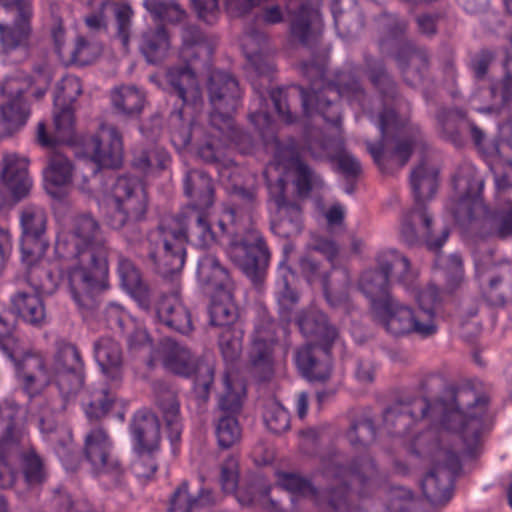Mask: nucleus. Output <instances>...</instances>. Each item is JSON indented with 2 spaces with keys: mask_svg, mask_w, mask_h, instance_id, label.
Masks as SVG:
<instances>
[{
  "mask_svg": "<svg viewBox=\"0 0 512 512\" xmlns=\"http://www.w3.org/2000/svg\"><path fill=\"white\" fill-rule=\"evenodd\" d=\"M207 93L212 106L209 123L224 133L225 139L233 137L231 114L239 106L241 98L238 81L227 72L212 71L207 81Z\"/></svg>",
  "mask_w": 512,
  "mask_h": 512,
  "instance_id": "obj_17",
  "label": "nucleus"
},
{
  "mask_svg": "<svg viewBox=\"0 0 512 512\" xmlns=\"http://www.w3.org/2000/svg\"><path fill=\"white\" fill-rule=\"evenodd\" d=\"M102 46L99 42L86 39L83 36L76 38L74 46L67 51L66 56L73 63L88 65L94 62L101 54Z\"/></svg>",
  "mask_w": 512,
  "mask_h": 512,
  "instance_id": "obj_54",
  "label": "nucleus"
},
{
  "mask_svg": "<svg viewBox=\"0 0 512 512\" xmlns=\"http://www.w3.org/2000/svg\"><path fill=\"white\" fill-rule=\"evenodd\" d=\"M487 405L488 398L485 395L462 388L454 393L453 404L450 406L443 402L431 406L426 398L397 402L385 411L384 425L388 432L405 436L412 425L430 412L433 418L441 416V425L459 433L467 449L471 450L478 444L484 429Z\"/></svg>",
  "mask_w": 512,
  "mask_h": 512,
  "instance_id": "obj_1",
  "label": "nucleus"
},
{
  "mask_svg": "<svg viewBox=\"0 0 512 512\" xmlns=\"http://www.w3.org/2000/svg\"><path fill=\"white\" fill-rule=\"evenodd\" d=\"M169 161V154L163 147L149 144L134 150L132 165L141 172L148 173L166 168Z\"/></svg>",
  "mask_w": 512,
  "mask_h": 512,
  "instance_id": "obj_45",
  "label": "nucleus"
},
{
  "mask_svg": "<svg viewBox=\"0 0 512 512\" xmlns=\"http://www.w3.org/2000/svg\"><path fill=\"white\" fill-rule=\"evenodd\" d=\"M275 158L279 165H283L286 169L295 170V184L298 192L300 194H307L311 190L313 172L299 159L296 149L293 146L277 147Z\"/></svg>",
  "mask_w": 512,
  "mask_h": 512,
  "instance_id": "obj_41",
  "label": "nucleus"
},
{
  "mask_svg": "<svg viewBox=\"0 0 512 512\" xmlns=\"http://www.w3.org/2000/svg\"><path fill=\"white\" fill-rule=\"evenodd\" d=\"M82 93L80 79L66 76L57 84L54 94V132L48 136L46 126H37V141L41 146L54 147L58 143H69L74 138V115L72 104Z\"/></svg>",
  "mask_w": 512,
  "mask_h": 512,
  "instance_id": "obj_15",
  "label": "nucleus"
},
{
  "mask_svg": "<svg viewBox=\"0 0 512 512\" xmlns=\"http://www.w3.org/2000/svg\"><path fill=\"white\" fill-rule=\"evenodd\" d=\"M299 92L305 115L313 117L314 114H319L327 123L335 126L338 131H340L341 123L340 111L338 105L328 99L330 92L338 93L339 96L346 98L351 104L356 103L363 110L365 109V91L350 74L343 73L336 87L329 85L321 91H316L314 87L311 88V91L300 87Z\"/></svg>",
  "mask_w": 512,
  "mask_h": 512,
  "instance_id": "obj_14",
  "label": "nucleus"
},
{
  "mask_svg": "<svg viewBox=\"0 0 512 512\" xmlns=\"http://www.w3.org/2000/svg\"><path fill=\"white\" fill-rule=\"evenodd\" d=\"M240 45L250 67L260 76L267 74L271 65L267 56V37L254 28L244 32Z\"/></svg>",
  "mask_w": 512,
  "mask_h": 512,
  "instance_id": "obj_33",
  "label": "nucleus"
},
{
  "mask_svg": "<svg viewBox=\"0 0 512 512\" xmlns=\"http://www.w3.org/2000/svg\"><path fill=\"white\" fill-rule=\"evenodd\" d=\"M438 170L437 168L423 159L416 166L410 176V184L415 198V205L423 206V202L433 197L436 192Z\"/></svg>",
  "mask_w": 512,
  "mask_h": 512,
  "instance_id": "obj_37",
  "label": "nucleus"
},
{
  "mask_svg": "<svg viewBox=\"0 0 512 512\" xmlns=\"http://www.w3.org/2000/svg\"><path fill=\"white\" fill-rule=\"evenodd\" d=\"M378 270H366L359 279V289L370 300L372 311L377 301L391 298L389 280L394 278L402 285L412 284L418 277L410 260L397 250L382 251L376 258Z\"/></svg>",
  "mask_w": 512,
  "mask_h": 512,
  "instance_id": "obj_11",
  "label": "nucleus"
},
{
  "mask_svg": "<svg viewBox=\"0 0 512 512\" xmlns=\"http://www.w3.org/2000/svg\"><path fill=\"white\" fill-rule=\"evenodd\" d=\"M216 436L222 448H229L241 438V428L236 415H219L216 423Z\"/></svg>",
  "mask_w": 512,
  "mask_h": 512,
  "instance_id": "obj_56",
  "label": "nucleus"
},
{
  "mask_svg": "<svg viewBox=\"0 0 512 512\" xmlns=\"http://www.w3.org/2000/svg\"><path fill=\"white\" fill-rule=\"evenodd\" d=\"M72 170L70 160L59 151L52 150L44 170L45 181L53 186H64L71 181Z\"/></svg>",
  "mask_w": 512,
  "mask_h": 512,
  "instance_id": "obj_49",
  "label": "nucleus"
},
{
  "mask_svg": "<svg viewBox=\"0 0 512 512\" xmlns=\"http://www.w3.org/2000/svg\"><path fill=\"white\" fill-rule=\"evenodd\" d=\"M117 271L124 289L137 299L141 306L148 307L150 289L143 281L141 273L134 263L124 256H119Z\"/></svg>",
  "mask_w": 512,
  "mask_h": 512,
  "instance_id": "obj_38",
  "label": "nucleus"
},
{
  "mask_svg": "<svg viewBox=\"0 0 512 512\" xmlns=\"http://www.w3.org/2000/svg\"><path fill=\"white\" fill-rule=\"evenodd\" d=\"M106 202V224L114 230L131 231L127 240L137 241L140 231L136 223L143 218L147 208L146 192L140 181L135 177L117 178Z\"/></svg>",
  "mask_w": 512,
  "mask_h": 512,
  "instance_id": "obj_10",
  "label": "nucleus"
},
{
  "mask_svg": "<svg viewBox=\"0 0 512 512\" xmlns=\"http://www.w3.org/2000/svg\"><path fill=\"white\" fill-rule=\"evenodd\" d=\"M82 369L83 363L77 348L69 343L60 344L54 358L51 372L82 371Z\"/></svg>",
  "mask_w": 512,
  "mask_h": 512,
  "instance_id": "obj_57",
  "label": "nucleus"
},
{
  "mask_svg": "<svg viewBox=\"0 0 512 512\" xmlns=\"http://www.w3.org/2000/svg\"><path fill=\"white\" fill-rule=\"evenodd\" d=\"M276 323L270 319L257 324L250 352L254 367L261 368L265 374L270 375L273 363V348L276 342Z\"/></svg>",
  "mask_w": 512,
  "mask_h": 512,
  "instance_id": "obj_28",
  "label": "nucleus"
},
{
  "mask_svg": "<svg viewBox=\"0 0 512 512\" xmlns=\"http://www.w3.org/2000/svg\"><path fill=\"white\" fill-rule=\"evenodd\" d=\"M30 32L29 21H23L17 17L13 27L0 23V41L6 51L20 46Z\"/></svg>",
  "mask_w": 512,
  "mask_h": 512,
  "instance_id": "obj_59",
  "label": "nucleus"
},
{
  "mask_svg": "<svg viewBox=\"0 0 512 512\" xmlns=\"http://www.w3.org/2000/svg\"><path fill=\"white\" fill-rule=\"evenodd\" d=\"M291 36L303 45L315 43L322 31V20L313 0H287Z\"/></svg>",
  "mask_w": 512,
  "mask_h": 512,
  "instance_id": "obj_23",
  "label": "nucleus"
},
{
  "mask_svg": "<svg viewBox=\"0 0 512 512\" xmlns=\"http://www.w3.org/2000/svg\"><path fill=\"white\" fill-rule=\"evenodd\" d=\"M156 317L160 324L182 335H188L194 330L192 314L178 292L160 298L156 306Z\"/></svg>",
  "mask_w": 512,
  "mask_h": 512,
  "instance_id": "obj_25",
  "label": "nucleus"
},
{
  "mask_svg": "<svg viewBox=\"0 0 512 512\" xmlns=\"http://www.w3.org/2000/svg\"><path fill=\"white\" fill-rule=\"evenodd\" d=\"M232 197L235 207L224 209L218 227L224 235L231 237L228 248L230 259L254 283H260L269 261L268 249L256 229H250L242 236V227L237 219L241 214L246 221H250L251 212L258 204L257 191L252 187L235 186Z\"/></svg>",
  "mask_w": 512,
  "mask_h": 512,
  "instance_id": "obj_4",
  "label": "nucleus"
},
{
  "mask_svg": "<svg viewBox=\"0 0 512 512\" xmlns=\"http://www.w3.org/2000/svg\"><path fill=\"white\" fill-rule=\"evenodd\" d=\"M156 403L162 412L168 430V437L174 446L180 441L182 424L180 417V405L176 392L162 381L153 383Z\"/></svg>",
  "mask_w": 512,
  "mask_h": 512,
  "instance_id": "obj_27",
  "label": "nucleus"
},
{
  "mask_svg": "<svg viewBox=\"0 0 512 512\" xmlns=\"http://www.w3.org/2000/svg\"><path fill=\"white\" fill-rule=\"evenodd\" d=\"M212 301L209 307L211 325L221 328L241 325L237 322L238 311L232 301L231 289L211 294Z\"/></svg>",
  "mask_w": 512,
  "mask_h": 512,
  "instance_id": "obj_40",
  "label": "nucleus"
},
{
  "mask_svg": "<svg viewBox=\"0 0 512 512\" xmlns=\"http://www.w3.org/2000/svg\"><path fill=\"white\" fill-rule=\"evenodd\" d=\"M269 491L270 488L258 479L247 489L239 490L236 498L242 506L259 505L265 509L280 511L279 503L269 497Z\"/></svg>",
  "mask_w": 512,
  "mask_h": 512,
  "instance_id": "obj_51",
  "label": "nucleus"
},
{
  "mask_svg": "<svg viewBox=\"0 0 512 512\" xmlns=\"http://www.w3.org/2000/svg\"><path fill=\"white\" fill-rule=\"evenodd\" d=\"M435 263L442 270L448 289L454 290L463 283L465 279L463 259L459 254L453 253L448 256L437 255Z\"/></svg>",
  "mask_w": 512,
  "mask_h": 512,
  "instance_id": "obj_53",
  "label": "nucleus"
},
{
  "mask_svg": "<svg viewBox=\"0 0 512 512\" xmlns=\"http://www.w3.org/2000/svg\"><path fill=\"white\" fill-rule=\"evenodd\" d=\"M184 191L195 201L197 210L207 209L214 202L212 179L203 171L191 170L186 174Z\"/></svg>",
  "mask_w": 512,
  "mask_h": 512,
  "instance_id": "obj_39",
  "label": "nucleus"
},
{
  "mask_svg": "<svg viewBox=\"0 0 512 512\" xmlns=\"http://www.w3.org/2000/svg\"><path fill=\"white\" fill-rule=\"evenodd\" d=\"M1 181L15 198L25 197L32 187V180L28 174V160L15 153L4 154Z\"/></svg>",
  "mask_w": 512,
  "mask_h": 512,
  "instance_id": "obj_26",
  "label": "nucleus"
},
{
  "mask_svg": "<svg viewBox=\"0 0 512 512\" xmlns=\"http://www.w3.org/2000/svg\"><path fill=\"white\" fill-rule=\"evenodd\" d=\"M244 330L242 325L222 328L218 344L223 358L226 361L236 360L242 352Z\"/></svg>",
  "mask_w": 512,
  "mask_h": 512,
  "instance_id": "obj_52",
  "label": "nucleus"
},
{
  "mask_svg": "<svg viewBox=\"0 0 512 512\" xmlns=\"http://www.w3.org/2000/svg\"><path fill=\"white\" fill-rule=\"evenodd\" d=\"M26 410L13 399L0 404V488L6 489L15 483V473L8 463L11 453L26 439Z\"/></svg>",
  "mask_w": 512,
  "mask_h": 512,
  "instance_id": "obj_16",
  "label": "nucleus"
},
{
  "mask_svg": "<svg viewBox=\"0 0 512 512\" xmlns=\"http://www.w3.org/2000/svg\"><path fill=\"white\" fill-rule=\"evenodd\" d=\"M263 417L267 428L275 434H281L290 427L287 410L277 402H270L266 405Z\"/></svg>",
  "mask_w": 512,
  "mask_h": 512,
  "instance_id": "obj_62",
  "label": "nucleus"
},
{
  "mask_svg": "<svg viewBox=\"0 0 512 512\" xmlns=\"http://www.w3.org/2000/svg\"><path fill=\"white\" fill-rule=\"evenodd\" d=\"M56 251L71 262L68 281L74 301L88 307L108 271L109 247L97 220L90 215L73 218L58 234Z\"/></svg>",
  "mask_w": 512,
  "mask_h": 512,
  "instance_id": "obj_2",
  "label": "nucleus"
},
{
  "mask_svg": "<svg viewBox=\"0 0 512 512\" xmlns=\"http://www.w3.org/2000/svg\"><path fill=\"white\" fill-rule=\"evenodd\" d=\"M169 48V40L165 29L161 26L155 30H148L142 36L140 49L147 61L157 63L161 61Z\"/></svg>",
  "mask_w": 512,
  "mask_h": 512,
  "instance_id": "obj_50",
  "label": "nucleus"
},
{
  "mask_svg": "<svg viewBox=\"0 0 512 512\" xmlns=\"http://www.w3.org/2000/svg\"><path fill=\"white\" fill-rule=\"evenodd\" d=\"M365 65L372 83L385 97V107L378 119L381 139L378 143L367 141V149L379 166L391 163L403 167L413 151L424 148V136L417 126L408 125L406 117L398 116L394 109L387 107V102L396 96V86L382 63L371 56H365Z\"/></svg>",
  "mask_w": 512,
  "mask_h": 512,
  "instance_id": "obj_3",
  "label": "nucleus"
},
{
  "mask_svg": "<svg viewBox=\"0 0 512 512\" xmlns=\"http://www.w3.org/2000/svg\"><path fill=\"white\" fill-rule=\"evenodd\" d=\"M93 160L102 167L117 168L122 163V136L114 126L102 125L98 134L88 143Z\"/></svg>",
  "mask_w": 512,
  "mask_h": 512,
  "instance_id": "obj_24",
  "label": "nucleus"
},
{
  "mask_svg": "<svg viewBox=\"0 0 512 512\" xmlns=\"http://www.w3.org/2000/svg\"><path fill=\"white\" fill-rule=\"evenodd\" d=\"M112 449V441L101 427L91 429L84 438V456L93 473L100 477H108L112 484L117 485L121 481L123 468L113 455Z\"/></svg>",
  "mask_w": 512,
  "mask_h": 512,
  "instance_id": "obj_21",
  "label": "nucleus"
},
{
  "mask_svg": "<svg viewBox=\"0 0 512 512\" xmlns=\"http://www.w3.org/2000/svg\"><path fill=\"white\" fill-rule=\"evenodd\" d=\"M113 397L104 388L94 389L84 402L85 412L89 419L104 417L111 408Z\"/></svg>",
  "mask_w": 512,
  "mask_h": 512,
  "instance_id": "obj_60",
  "label": "nucleus"
},
{
  "mask_svg": "<svg viewBox=\"0 0 512 512\" xmlns=\"http://www.w3.org/2000/svg\"><path fill=\"white\" fill-rule=\"evenodd\" d=\"M225 390L218 400L220 415H237L242 408L244 387L241 384H232L228 377L224 378Z\"/></svg>",
  "mask_w": 512,
  "mask_h": 512,
  "instance_id": "obj_55",
  "label": "nucleus"
},
{
  "mask_svg": "<svg viewBox=\"0 0 512 512\" xmlns=\"http://www.w3.org/2000/svg\"><path fill=\"white\" fill-rule=\"evenodd\" d=\"M94 356L102 372L112 381L122 378V349L118 342L110 337H103L94 344Z\"/></svg>",
  "mask_w": 512,
  "mask_h": 512,
  "instance_id": "obj_35",
  "label": "nucleus"
},
{
  "mask_svg": "<svg viewBox=\"0 0 512 512\" xmlns=\"http://www.w3.org/2000/svg\"><path fill=\"white\" fill-rule=\"evenodd\" d=\"M65 400H48L40 398L30 405V411L38 419V426L42 433L50 434L57 429V414L66 409Z\"/></svg>",
  "mask_w": 512,
  "mask_h": 512,
  "instance_id": "obj_44",
  "label": "nucleus"
},
{
  "mask_svg": "<svg viewBox=\"0 0 512 512\" xmlns=\"http://www.w3.org/2000/svg\"><path fill=\"white\" fill-rule=\"evenodd\" d=\"M350 444L355 448H365L375 439L373 423L368 418L357 420L347 432Z\"/></svg>",
  "mask_w": 512,
  "mask_h": 512,
  "instance_id": "obj_63",
  "label": "nucleus"
},
{
  "mask_svg": "<svg viewBox=\"0 0 512 512\" xmlns=\"http://www.w3.org/2000/svg\"><path fill=\"white\" fill-rule=\"evenodd\" d=\"M478 97L484 101L480 105H475V110L481 113L499 114L512 102V73L507 72L501 80L500 92L496 86H491L481 90L473 101H476Z\"/></svg>",
  "mask_w": 512,
  "mask_h": 512,
  "instance_id": "obj_36",
  "label": "nucleus"
},
{
  "mask_svg": "<svg viewBox=\"0 0 512 512\" xmlns=\"http://www.w3.org/2000/svg\"><path fill=\"white\" fill-rule=\"evenodd\" d=\"M30 82L21 80L19 77H9L1 85V92L5 95L9 102L5 105H13L14 111H17L18 106H24L30 114L27 103L22 100L21 95L28 89Z\"/></svg>",
  "mask_w": 512,
  "mask_h": 512,
  "instance_id": "obj_64",
  "label": "nucleus"
},
{
  "mask_svg": "<svg viewBox=\"0 0 512 512\" xmlns=\"http://www.w3.org/2000/svg\"><path fill=\"white\" fill-rule=\"evenodd\" d=\"M238 130L233 125V137L225 139L224 133L210 124L207 141L198 148V155L208 163H218L224 159V148L237 141Z\"/></svg>",
  "mask_w": 512,
  "mask_h": 512,
  "instance_id": "obj_47",
  "label": "nucleus"
},
{
  "mask_svg": "<svg viewBox=\"0 0 512 512\" xmlns=\"http://www.w3.org/2000/svg\"><path fill=\"white\" fill-rule=\"evenodd\" d=\"M144 93L135 86H121L113 90L111 101L120 114L126 116L138 115L144 105Z\"/></svg>",
  "mask_w": 512,
  "mask_h": 512,
  "instance_id": "obj_46",
  "label": "nucleus"
},
{
  "mask_svg": "<svg viewBox=\"0 0 512 512\" xmlns=\"http://www.w3.org/2000/svg\"><path fill=\"white\" fill-rule=\"evenodd\" d=\"M21 472L28 488L33 489L44 484L48 477L44 460L34 449L21 454Z\"/></svg>",
  "mask_w": 512,
  "mask_h": 512,
  "instance_id": "obj_48",
  "label": "nucleus"
},
{
  "mask_svg": "<svg viewBox=\"0 0 512 512\" xmlns=\"http://www.w3.org/2000/svg\"><path fill=\"white\" fill-rule=\"evenodd\" d=\"M130 429L136 450L160 451V423L154 414L136 413Z\"/></svg>",
  "mask_w": 512,
  "mask_h": 512,
  "instance_id": "obj_32",
  "label": "nucleus"
},
{
  "mask_svg": "<svg viewBox=\"0 0 512 512\" xmlns=\"http://www.w3.org/2000/svg\"><path fill=\"white\" fill-rule=\"evenodd\" d=\"M323 473L337 485L326 492L325 500L319 497L316 489L306 479L297 474H279L278 485L293 494L311 498L319 506L320 512H343L348 510L346 478H350L352 485L360 486L361 495H365L377 483L376 467L369 458L362 459L361 463L355 462L349 468H343L340 456L335 455L324 463Z\"/></svg>",
  "mask_w": 512,
  "mask_h": 512,
  "instance_id": "obj_7",
  "label": "nucleus"
},
{
  "mask_svg": "<svg viewBox=\"0 0 512 512\" xmlns=\"http://www.w3.org/2000/svg\"><path fill=\"white\" fill-rule=\"evenodd\" d=\"M417 278L412 284L403 285L407 289H411L414 294L416 301L418 302V308L416 311H429L436 322L435 317V306L439 302L440 294L436 286L429 284L425 288L419 289L416 286Z\"/></svg>",
  "mask_w": 512,
  "mask_h": 512,
  "instance_id": "obj_61",
  "label": "nucleus"
},
{
  "mask_svg": "<svg viewBox=\"0 0 512 512\" xmlns=\"http://www.w3.org/2000/svg\"><path fill=\"white\" fill-rule=\"evenodd\" d=\"M166 80L174 93L186 105H196L202 93L195 72L188 64H179L167 69Z\"/></svg>",
  "mask_w": 512,
  "mask_h": 512,
  "instance_id": "obj_29",
  "label": "nucleus"
},
{
  "mask_svg": "<svg viewBox=\"0 0 512 512\" xmlns=\"http://www.w3.org/2000/svg\"><path fill=\"white\" fill-rule=\"evenodd\" d=\"M20 224L22 258L32 264L43 256L48 247L45 239L47 214L40 206L27 205L20 213Z\"/></svg>",
  "mask_w": 512,
  "mask_h": 512,
  "instance_id": "obj_22",
  "label": "nucleus"
},
{
  "mask_svg": "<svg viewBox=\"0 0 512 512\" xmlns=\"http://www.w3.org/2000/svg\"><path fill=\"white\" fill-rule=\"evenodd\" d=\"M17 375L22 381L24 390L30 395L39 394L49 384L58 388L61 399L68 401L73 398L83 385L82 371H56L46 369L41 355L27 353L16 363Z\"/></svg>",
  "mask_w": 512,
  "mask_h": 512,
  "instance_id": "obj_12",
  "label": "nucleus"
},
{
  "mask_svg": "<svg viewBox=\"0 0 512 512\" xmlns=\"http://www.w3.org/2000/svg\"><path fill=\"white\" fill-rule=\"evenodd\" d=\"M375 321L393 336L416 334L428 338L438 327L429 311H416L394 297L377 301L372 311Z\"/></svg>",
  "mask_w": 512,
  "mask_h": 512,
  "instance_id": "obj_13",
  "label": "nucleus"
},
{
  "mask_svg": "<svg viewBox=\"0 0 512 512\" xmlns=\"http://www.w3.org/2000/svg\"><path fill=\"white\" fill-rule=\"evenodd\" d=\"M161 358L164 367L170 372L183 377L196 374L195 390L200 396H206L214 379L212 365L199 361L184 345L166 338L161 342Z\"/></svg>",
  "mask_w": 512,
  "mask_h": 512,
  "instance_id": "obj_18",
  "label": "nucleus"
},
{
  "mask_svg": "<svg viewBox=\"0 0 512 512\" xmlns=\"http://www.w3.org/2000/svg\"><path fill=\"white\" fill-rule=\"evenodd\" d=\"M396 61L405 81L410 85H417L421 82L429 64L427 53L413 47L410 43H404L399 47Z\"/></svg>",
  "mask_w": 512,
  "mask_h": 512,
  "instance_id": "obj_34",
  "label": "nucleus"
},
{
  "mask_svg": "<svg viewBox=\"0 0 512 512\" xmlns=\"http://www.w3.org/2000/svg\"><path fill=\"white\" fill-rule=\"evenodd\" d=\"M28 119V111L24 106H18L14 111L13 105L0 107V137L12 134L22 127Z\"/></svg>",
  "mask_w": 512,
  "mask_h": 512,
  "instance_id": "obj_58",
  "label": "nucleus"
},
{
  "mask_svg": "<svg viewBox=\"0 0 512 512\" xmlns=\"http://www.w3.org/2000/svg\"><path fill=\"white\" fill-rule=\"evenodd\" d=\"M450 231L446 226L435 230L432 217L425 206L415 207L404 213L400 223V236L408 246L424 243L431 251L437 252L447 241Z\"/></svg>",
  "mask_w": 512,
  "mask_h": 512,
  "instance_id": "obj_20",
  "label": "nucleus"
},
{
  "mask_svg": "<svg viewBox=\"0 0 512 512\" xmlns=\"http://www.w3.org/2000/svg\"><path fill=\"white\" fill-rule=\"evenodd\" d=\"M197 278L208 294L232 289L233 283L227 269L214 254L206 253L198 260Z\"/></svg>",
  "mask_w": 512,
  "mask_h": 512,
  "instance_id": "obj_30",
  "label": "nucleus"
},
{
  "mask_svg": "<svg viewBox=\"0 0 512 512\" xmlns=\"http://www.w3.org/2000/svg\"><path fill=\"white\" fill-rule=\"evenodd\" d=\"M13 308L24 322L42 327L47 322V314L41 297L25 292L17 293L12 298Z\"/></svg>",
  "mask_w": 512,
  "mask_h": 512,
  "instance_id": "obj_42",
  "label": "nucleus"
},
{
  "mask_svg": "<svg viewBox=\"0 0 512 512\" xmlns=\"http://www.w3.org/2000/svg\"><path fill=\"white\" fill-rule=\"evenodd\" d=\"M215 503V496L209 489L202 488L197 497L190 496L188 482L183 481L171 497V511L196 512Z\"/></svg>",
  "mask_w": 512,
  "mask_h": 512,
  "instance_id": "obj_43",
  "label": "nucleus"
},
{
  "mask_svg": "<svg viewBox=\"0 0 512 512\" xmlns=\"http://www.w3.org/2000/svg\"><path fill=\"white\" fill-rule=\"evenodd\" d=\"M297 323L304 336L315 338L323 346V358H320L315 346L307 345L296 351V366L302 376L309 381L324 382L331 374L328 348L337 338L338 332L329 324L326 315L316 309L301 314Z\"/></svg>",
  "mask_w": 512,
  "mask_h": 512,
  "instance_id": "obj_9",
  "label": "nucleus"
},
{
  "mask_svg": "<svg viewBox=\"0 0 512 512\" xmlns=\"http://www.w3.org/2000/svg\"><path fill=\"white\" fill-rule=\"evenodd\" d=\"M413 453L430 456L433 468L421 482V489L426 499L432 504H443L452 495V481L460 469L458 454L454 450L442 447L432 430L418 435L411 444Z\"/></svg>",
  "mask_w": 512,
  "mask_h": 512,
  "instance_id": "obj_8",
  "label": "nucleus"
},
{
  "mask_svg": "<svg viewBox=\"0 0 512 512\" xmlns=\"http://www.w3.org/2000/svg\"><path fill=\"white\" fill-rule=\"evenodd\" d=\"M453 186L458 200L451 210L459 225L482 238L512 236V203L505 211L489 213L480 197L484 182L474 165L463 163L454 175Z\"/></svg>",
  "mask_w": 512,
  "mask_h": 512,
  "instance_id": "obj_6",
  "label": "nucleus"
},
{
  "mask_svg": "<svg viewBox=\"0 0 512 512\" xmlns=\"http://www.w3.org/2000/svg\"><path fill=\"white\" fill-rule=\"evenodd\" d=\"M300 268L301 272L304 275V277L307 279L308 282L314 283V282H320L326 299L328 302L336 306L339 304V302L346 300L347 298V290L351 285V276L349 271L346 268H340L337 273L341 277V297L339 300L334 299V294L336 292L335 287L330 285L328 280V275L326 273H323L320 271L319 264L311 259L308 256L302 257L300 260Z\"/></svg>",
  "mask_w": 512,
  "mask_h": 512,
  "instance_id": "obj_31",
  "label": "nucleus"
},
{
  "mask_svg": "<svg viewBox=\"0 0 512 512\" xmlns=\"http://www.w3.org/2000/svg\"><path fill=\"white\" fill-rule=\"evenodd\" d=\"M148 258L156 273L169 277L182 270L185 263V243L208 248L216 242L206 216L192 208L183 219L162 225L149 235Z\"/></svg>",
  "mask_w": 512,
  "mask_h": 512,
  "instance_id": "obj_5",
  "label": "nucleus"
},
{
  "mask_svg": "<svg viewBox=\"0 0 512 512\" xmlns=\"http://www.w3.org/2000/svg\"><path fill=\"white\" fill-rule=\"evenodd\" d=\"M474 262L483 297L492 305L512 302V265L493 262L491 255L475 256Z\"/></svg>",
  "mask_w": 512,
  "mask_h": 512,
  "instance_id": "obj_19",
  "label": "nucleus"
}]
</instances>
